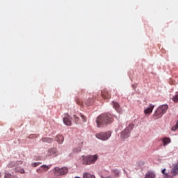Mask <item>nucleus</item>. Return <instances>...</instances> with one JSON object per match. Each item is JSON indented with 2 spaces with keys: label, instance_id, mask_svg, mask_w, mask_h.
I'll use <instances>...</instances> for the list:
<instances>
[{
  "label": "nucleus",
  "instance_id": "f257e3e1",
  "mask_svg": "<svg viewBox=\"0 0 178 178\" xmlns=\"http://www.w3.org/2000/svg\"><path fill=\"white\" fill-rule=\"evenodd\" d=\"M113 122V115L109 113H103L96 118L97 127H106Z\"/></svg>",
  "mask_w": 178,
  "mask_h": 178
},
{
  "label": "nucleus",
  "instance_id": "f03ea898",
  "mask_svg": "<svg viewBox=\"0 0 178 178\" xmlns=\"http://www.w3.org/2000/svg\"><path fill=\"white\" fill-rule=\"evenodd\" d=\"M168 108H169V106H168V104H163V105L160 106L156 109L155 113L153 114V119H154V120L161 119V118H162V116H163V115H165V113H166Z\"/></svg>",
  "mask_w": 178,
  "mask_h": 178
},
{
  "label": "nucleus",
  "instance_id": "7ed1b4c3",
  "mask_svg": "<svg viewBox=\"0 0 178 178\" xmlns=\"http://www.w3.org/2000/svg\"><path fill=\"white\" fill-rule=\"evenodd\" d=\"M98 159V156L95 155H89L86 156H83V163L84 165H92V163H95V161Z\"/></svg>",
  "mask_w": 178,
  "mask_h": 178
},
{
  "label": "nucleus",
  "instance_id": "20e7f679",
  "mask_svg": "<svg viewBox=\"0 0 178 178\" xmlns=\"http://www.w3.org/2000/svg\"><path fill=\"white\" fill-rule=\"evenodd\" d=\"M111 136H112V131H111L96 134L97 138H99V140H102V141H106V140H109V138H111Z\"/></svg>",
  "mask_w": 178,
  "mask_h": 178
},
{
  "label": "nucleus",
  "instance_id": "39448f33",
  "mask_svg": "<svg viewBox=\"0 0 178 178\" xmlns=\"http://www.w3.org/2000/svg\"><path fill=\"white\" fill-rule=\"evenodd\" d=\"M69 172V169L66 167L59 168L56 167L54 168V173L56 175V176H63L65 175H67V172Z\"/></svg>",
  "mask_w": 178,
  "mask_h": 178
},
{
  "label": "nucleus",
  "instance_id": "423d86ee",
  "mask_svg": "<svg viewBox=\"0 0 178 178\" xmlns=\"http://www.w3.org/2000/svg\"><path fill=\"white\" fill-rule=\"evenodd\" d=\"M102 97L104 99H106V101H109L111 99L112 95L111 92L108 90H102Z\"/></svg>",
  "mask_w": 178,
  "mask_h": 178
},
{
  "label": "nucleus",
  "instance_id": "0eeeda50",
  "mask_svg": "<svg viewBox=\"0 0 178 178\" xmlns=\"http://www.w3.org/2000/svg\"><path fill=\"white\" fill-rule=\"evenodd\" d=\"M130 134H131V131L125 129L121 132L120 138H122V140H127V138L130 137Z\"/></svg>",
  "mask_w": 178,
  "mask_h": 178
},
{
  "label": "nucleus",
  "instance_id": "6e6552de",
  "mask_svg": "<svg viewBox=\"0 0 178 178\" xmlns=\"http://www.w3.org/2000/svg\"><path fill=\"white\" fill-rule=\"evenodd\" d=\"M58 155V150L56 148L49 149L47 156H56Z\"/></svg>",
  "mask_w": 178,
  "mask_h": 178
},
{
  "label": "nucleus",
  "instance_id": "1a4fd4ad",
  "mask_svg": "<svg viewBox=\"0 0 178 178\" xmlns=\"http://www.w3.org/2000/svg\"><path fill=\"white\" fill-rule=\"evenodd\" d=\"M113 108H114V109H115L116 112L118 113L122 112V108H120V105H119V103L115 101L113 102Z\"/></svg>",
  "mask_w": 178,
  "mask_h": 178
},
{
  "label": "nucleus",
  "instance_id": "9d476101",
  "mask_svg": "<svg viewBox=\"0 0 178 178\" xmlns=\"http://www.w3.org/2000/svg\"><path fill=\"white\" fill-rule=\"evenodd\" d=\"M171 174L172 176H177L178 175V163L173 165V168L171 170Z\"/></svg>",
  "mask_w": 178,
  "mask_h": 178
},
{
  "label": "nucleus",
  "instance_id": "9b49d317",
  "mask_svg": "<svg viewBox=\"0 0 178 178\" xmlns=\"http://www.w3.org/2000/svg\"><path fill=\"white\" fill-rule=\"evenodd\" d=\"M84 104H85V105H86V106H91V105H92V104H94V98L89 97V98L85 99Z\"/></svg>",
  "mask_w": 178,
  "mask_h": 178
},
{
  "label": "nucleus",
  "instance_id": "f8f14e48",
  "mask_svg": "<svg viewBox=\"0 0 178 178\" xmlns=\"http://www.w3.org/2000/svg\"><path fill=\"white\" fill-rule=\"evenodd\" d=\"M161 141H163V147H166V145H168V144H170L172 143L170 138H168V137L163 138L161 139Z\"/></svg>",
  "mask_w": 178,
  "mask_h": 178
},
{
  "label": "nucleus",
  "instance_id": "ddd939ff",
  "mask_svg": "<svg viewBox=\"0 0 178 178\" xmlns=\"http://www.w3.org/2000/svg\"><path fill=\"white\" fill-rule=\"evenodd\" d=\"M63 123L66 126H72V121L70 120V117L67 116L63 118Z\"/></svg>",
  "mask_w": 178,
  "mask_h": 178
},
{
  "label": "nucleus",
  "instance_id": "4468645a",
  "mask_svg": "<svg viewBox=\"0 0 178 178\" xmlns=\"http://www.w3.org/2000/svg\"><path fill=\"white\" fill-rule=\"evenodd\" d=\"M156 175L153 171L149 170L146 172L145 178H155Z\"/></svg>",
  "mask_w": 178,
  "mask_h": 178
},
{
  "label": "nucleus",
  "instance_id": "2eb2a0df",
  "mask_svg": "<svg viewBox=\"0 0 178 178\" xmlns=\"http://www.w3.org/2000/svg\"><path fill=\"white\" fill-rule=\"evenodd\" d=\"M154 108H155V106L150 104L149 107L144 111L145 115H148V113H152V111H154Z\"/></svg>",
  "mask_w": 178,
  "mask_h": 178
},
{
  "label": "nucleus",
  "instance_id": "dca6fc26",
  "mask_svg": "<svg viewBox=\"0 0 178 178\" xmlns=\"http://www.w3.org/2000/svg\"><path fill=\"white\" fill-rule=\"evenodd\" d=\"M65 140V138L62 135H57L56 137V141H57L59 144H63Z\"/></svg>",
  "mask_w": 178,
  "mask_h": 178
},
{
  "label": "nucleus",
  "instance_id": "f3484780",
  "mask_svg": "<svg viewBox=\"0 0 178 178\" xmlns=\"http://www.w3.org/2000/svg\"><path fill=\"white\" fill-rule=\"evenodd\" d=\"M83 178H95V175H91L90 173L88 172H84L83 174Z\"/></svg>",
  "mask_w": 178,
  "mask_h": 178
},
{
  "label": "nucleus",
  "instance_id": "a211bd4d",
  "mask_svg": "<svg viewBox=\"0 0 178 178\" xmlns=\"http://www.w3.org/2000/svg\"><path fill=\"white\" fill-rule=\"evenodd\" d=\"M111 172L114 174L115 177H119L120 176V171L118 169L112 170Z\"/></svg>",
  "mask_w": 178,
  "mask_h": 178
},
{
  "label": "nucleus",
  "instance_id": "6ab92c4d",
  "mask_svg": "<svg viewBox=\"0 0 178 178\" xmlns=\"http://www.w3.org/2000/svg\"><path fill=\"white\" fill-rule=\"evenodd\" d=\"M42 141L43 143H51L54 141V139L51 138H42Z\"/></svg>",
  "mask_w": 178,
  "mask_h": 178
},
{
  "label": "nucleus",
  "instance_id": "aec40b11",
  "mask_svg": "<svg viewBox=\"0 0 178 178\" xmlns=\"http://www.w3.org/2000/svg\"><path fill=\"white\" fill-rule=\"evenodd\" d=\"M16 166V163L15 161H10L8 165L7 168H12Z\"/></svg>",
  "mask_w": 178,
  "mask_h": 178
},
{
  "label": "nucleus",
  "instance_id": "412c9836",
  "mask_svg": "<svg viewBox=\"0 0 178 178\" xmlns=\"http://www.w3.org/2000/svg\"><path fill=\"white\" fill-rule=\"evenodd\" d=\"M73 121L74 122V123H76V124H79L80 122V118L76 115H73Z\"/></svg>",
  "mask_w": 178,
  "mask_h": 178
},
{
  "label": "nucleus",
  "instance_id": "4be33fe9",
  "mask_svg": "<svg viewBox=\"0 0 178 178\" xmlns=\"http://www.w3.org/2000/svg\"><path fill=\"white\" fill-rule=\"evenodd\" d=\"M135 127V125L134 124H129L128 125V127L125 129H127L128 131H131V130H133Z\"/></svg>",
  "mask_w": 178,
  "mask_h": 178
},
{
  "label": "nucleus",
  "instance_id": "5701e85b",
  "mask_svg": "<svg viewBox=\"0 0 178 178\" xmlns=\"http://www.w3.org/2000/svg\"><path fill=\"white\" fill-rule=\"evenodd\" d=\"M15 171L18 172L19 173H22V174L24 173V169L20 167H17L15 168Z\"/></svg>",
  "mask_w": 178,
  "mask_h": 178
},
{
  "label": "nucleus",
  "instance_id": "b1692460",
  "mask_svg": "<svg viewBox=\"0 0 178 178\" xmlns=\"http://www.w3.org/2000/svg\"><path fill=\"white\" fill-rule=\"evenodd\" d=\"M40 165H42V163L41 162H36L31 163L32 168H37V166H40Z\"/></svg>",
  "mask_w": 178,
  "mask_h": 178
},
{
  "label": "nucleus",
  "instance_id": "393cba45",
  "mask_svg": "<svg viewBox=\"0 0 178 178\" xmlns=\"http://www.w3.org/2000/svg\"><path fill=\"white\" fill-rule=\"evenodd\" d=\"M81 152V147H80L73 149V152H75V154H77L78 152Z\"/></svg>",
  "mask_w": 178,
  "mask_h": 178
},
{
  "label": "nucleus",
  "instance_id": "a878e982",
  "mask_svg": "<svg viewBox=\"0 0 178 178\" xmlns=\"http://www.w3.org/2000/svg\"><path fill=\"white\" fill-rule=\"evenodd\" d=\"M40 168L42 169V170H44V169L45 170H48L49 169V167L47 165H43L40 166Z\"/></svg>",
  "mask_w": 178,
  "mask_h": 178
},
{
  "label": "nucleus",
  "instance_id": "bb28decb",
  "mask_svg": "<svg viewBox=\"0 0 178 178\" xmlns=\"http://www.w3.org/2000/svg\"><path fill=\"white\" fill-rule=\"evenodd\" d=\"M4 178H12V175L9 172H5Z\"/></svg>",
  "mask_w": 178,
  "mask_h": 178
},
{
  "label": "nucleus",
  "instance_id": "cd10ccee",
  "mask_svg": "<svg viewBox=\"0 0 178 178\" xmlns=\"http://www.w3.org/2000/svg\"><path fill=\"white\" fill-rule=\"evenodd\" d=\"M79 95H84L86 94V90L81 89L80 92H78Z\"/></svg>",
  "mask_w": 178,
  "mask_h": 178
},
{
  "label": "nucleus",
  "instance_id": "c85d7f7f",
  "mask_svg": "<svg viewBox=\"0 0 178 178\" xmlns=\"http://www.w3.org/2000/svg\"><path fill=\"white\" fill-rule=\"evenodd\" d=\"M80 116H81V119L83 120V122H87V118H86V115L80 113Z\"/></svg>",
  "mask_w": 178,
  "mask_h": 178
},
{
  "label": "nucleus",
  "instance_id": "c756f323",
  "mask_svg": "<svg viewBox=\"0 0 178 178\" xmlns=\"http://www.w3.org/2000/svg\"><path fill=\"white\" fill-rule=\"evenodd\" d=\"M172 101L175 102H178V95H176L172 97Z\"/></svg>",
  "mask_w": 178,
  "mask_h": 178
},
{
  "label": "nucleus",
  "instance_id": "7c9ffc66",
  "mask_svg": "<svg viewBox=\"0 0 178 178\" xmlns=\"http://www.w3.org/2000/svg\"><path fill=\"white\" fill-rule=\"evenodd\" d=\"M20 165H23V161H17L15 162V166H19Z\"/></svg>",
  "mask_w": 178,
  "mask_h": 178
},
{
  "label": "nucleus",
  "instance_id": "2f4dec72",
  "mask_svg": "<svg viewBox=\"0 0 178 178\" xmlns=\"http://www.w3.org/2000/svg\"><path fill=\"white\" fill-rule=\"evenodd\" d=\"M76 103L77 104V105H83V102H81L80 99H76Z\"/></svg>",
  "mask_w": 178,
  "mask_h": 178
},
{
  "label": "nucleus",
  "instance_id": "473e14b6",
  "mask_svg": "<svg viewBox=\"0 0 178 178\" xmlns=\"http://www.w3.org/2000/svg\"><path fill=\"white\" fill-rule=\"evenodd\" d=\"M166 172V169L164 168L163 170H162L161 173H162L163 175H164V176L168 177V174L167 172Z\"/></svg>",
  "mask_w": 178,
  "mask_h": 178
},
{
  "label": "nucleus",
  "instance_id": "72a5a7b5",
  "mask_svg": "<svg viewBox=\"0 0 178 178\" xmlns=\"http://www.w3.org/2000/svg\"><path fill=\"white\" fill-rule=\"evenodd\" d=\"M36 172L38 173H42V172H44V170H42V168H38Z\"/></svg>",
  "mask_w": 178,
  "mask_h": 178
},
{
  "label": "nucleus",
  "instance_id": "f704fd0d",
  "mask_svg": "<svg viewBox=\"0 0 178 178\" xmlns=\"http://www.w3.org/2000/svg\"><path fill=\"white\" fill-rule=\"evenodd\" d=\"M177 129V127H172L171 128V130H172V131H176Z\"/></svg>",
  "mask_w": 178,
  "mask_h": 178
},
{
  "label": "nucleus",
  "instance_id": "c9c22d12",
  "mask_svg": "<svg viewBox=\"0 0 178 178\" xmlns=\"http://www.w3.org/2000/svg\"><path fill=\"white\" fill-rule=\"evenodd\" d=\"M101 177H102V178H113V177H111V176L104 177L103 175H102Z\"/></svg>",
  "mask_w": 178,
  "mask_h": 178
},
{
  "label": "nucleus",
  "instance_id": "e433bc0d",
  "mask_svg": "<svg viewBox=\"0 0 178 178\" xmlns=\"http://www.w3.org/2000/svg\"><path fill=\"white\" fill-rule=\"evenodd\" d=\"M33 137H34V135H29V138H33Z\"/></svg>",
  "mask_w": 178,
  "mask_h": 178
},
{
  "label": "nucleus",
  "instance_id": "4c0bfd02",
  "mask_svg": "<svg viewBox=\"0 0 178 178\" xmlns=\"http://www.w3.org/2000/svg\"><path fill=\"white\" fill-rule=\"evenodd\" d=\"M176 127L178 129V122L176 124Z\"/></svg>",
  "mask_w": 178,
  "mask_h": 178
}]
</instances>
